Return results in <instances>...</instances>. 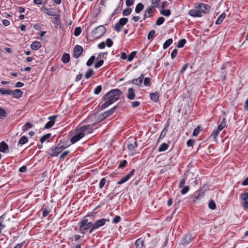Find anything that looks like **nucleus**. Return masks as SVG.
Masks as SVG:
<instances>
[{"label": "nucleus", "instance_id": "nucleus-1", "mask_svg": "<svg viewBox=\"0 0 248 248\" xmlns=\"http://www.w3.org/2000/svg\"><path fill=\"white\" fill-rule=\"evenodd\" d=\"M122 93V91L117 89L108 92L103 97V99L106 101L101 106V109H104L116 102L119 99Z\"/></svg>", "mask_w": 248, "mask_h": 248}, {"label": "nucleus", "instance_id": "nucleus-34", "mask_svg": "<svg viewBox=\"0 0 248 248\" xmlns=\"http://www.w3.org/2000/svg\"><path fill=\"white\" fill-rule=\"evenodd\" d=\"M226 126V121H225V118H223L222 121L220 123V124L217 126V129H218L219 131L222 130Z\"/></svg>", "mask_w": 248, "mask_h": 248}, {"label": "nucleus", "instance_id": "nucleus-17", "mask_svg": "<svg viewBox=\"0 0 248 248\" xmlns=\"http://www.w3.org/2000/svg\"><path fill=\"white\" fill-rule=\"evenodd\" d=\"M153 11L154 8H153V7L151 6L148 7L145 11L143 20H145L146 17H151L153 16Z\"/></svg>", "mask_w": 248, "mask_h": 248}, {"label": "nucleus", "instance_id": "nucleus-46", "mask_svg": "<svg viewBox=\"0 0 248 248\" xmlns=\"http://www.w3.org/2000/svg\"><path fill=\"white\" fill-rule=\"evenodd\" d=\"M208 206L211 209L214 210L216 208V203L214 201L211 200L209 202Z\"/></svg>", "mask_w": 248, "mask_h": 248}, {"label": "nucleus", "instance_id": "nucleus-24", "mask_svg": "<svg viewBox=\"0 0 248 248\" xmlns=\"http://www.w3.org/2000/svg\"><path fill=\"white\" fill-rule=\"evenodd\" d=\"M116 108V107H114L113 108H112L111 109L105 111L103 114L102 115V116H104V118H106V117H108L109 116H110L111 115H112L114 111L115 110Z\"/></svg>", "mask_w": 248, "mask_h": 248}, {"label": "nucleus", "instance_id": "nucleus-49", "mask_svg": "<svg viewBox=\"0 0 248 248\" xmlns=\"http://www.w3.org/2000/svg\"><path fill=\"white\" fill-rule=\"evenodd\" d=\"M6 112L4 109L0 108V119H3L6 117Z\"/></svg>", "mask_w": 248, "mask_h": 248}, {"label": "nucleus", "instance_id": "nucleus-4", "mask_svg": "<svg viewBox=\"0 0 248 248\" xmlns=\"http://www.w3.org/2000/svg\"><path fill=\"white\" fill-rule=\"evenodd\" d=\"M128 20V18L126 17L120 18L119 22L115 25L114 30L118 32H120L123 27L127 23Z\"/></svg>", "mask_w": 248, "mask_h": 248}, {"label": "nucleus", "instance_id": "nucleus-12", "mask_svg": "<svg viewBox=\"0 0 248 248\" xmlns=\"http://www.w3.org/2000/svg\"><path fill=\"white\" fill-rule=\"evenodd\" d=\"M198 11L199 10L197 9V6L195 5L194 9H191L188 11V14L193 17H201V14Z\"/></svg>", "mask_w": 248, "mask_h": 248}, {"label": "nucleus", "instance_id": "nucleus-8", "mask_svg": "<svg viewBox=\"0 0 248 248\" xmlns=\"http://www.w3.org/2000/svg\"><path fill=\"white\" fill-rule=\"evenodd\" d=\"M138 147L136 139L135 138L131 139L128 141L127 148L129 151H133Z\"/></svg>", "mask_w": 248, "mask_h": 248}, {"label": "nucleus", "instance_id": "nucleus-42", "mask_svg": "<svg viewBox=\"0 0 248 248\" xmlns=\"http://www.w3.org/2000/svg\"><path fill=\"white\" fill-rule=\"evenodd\" d=\"M136 52L135 51L132 52L128 57H127V61L131 62L133 61L134 58L136 56Z\"/></svg>", "mask_w": 248, "mask_h": 248}, {"label": "nucleus", "instance_id": "nucleus-43", "mask_svg": "<svg viewBox=\"0 0 248 248\" xmlns=\"http://www.w3.org/2000/svg\"><path fill=\"white\" fill-rule=\"evenodd\" d=\"M81 28L80 27H76L74 31V35L78 36L81 32Z\"/></svg>", "mask_w": 248, "mask_h": 248}, {"label": "nucleus", "instance_id": "nucleus-45", "mask_svg": "<svg viewBox=\"0 0 248 248\" xmlns=\"http://www.w3.org/2000/svg\"><path fill=\"white\" fill-rule=\"evenodd\" d=\"M155 30H152L148 33L147 38L149 40H153L154 37H155Z\"/></svg>", "mask_w": 248, "mask_h": 248}, {"label": "nucleus", "instance_id": "nucleus-58", "mask_svg": "<svg viewBox=\"0 0 248 248\" xmlns=\"http://www.w3.org/2000/svg\"><path fill=\"white\" fill-rule=\"evenodd\" d=\"M113 41L109 38H108L106 40V46L108 47H111L113 45Z\"/></svg>", "mask_w": 248, "mask_h": 248}, {"label": "nucleus", "instance_id": "nucleus-16", "mask_svg": "<svg viewBox=\"0 0 248 248\" xmlns=\"http://www.w3.org/2000/svg\"><path fill=\"white\" fill-rule=\"evenodd\" d=\"M143 79H144V75L142 74L138 78L133 79L131 81V83L133 84H135V85H136L138 86H140L141 85L142 83L143 82Z\"/></svg>", "mask_w": 248, "mask_h": 248}, {"label": "nucleus", "instance_id": "nucleus-54", "mask_svg": "<svg viewBox=\"0 0 248 248\" xmlns=\"http://www.w3.org/2000/svg\"><path fill=\"white\" fill-rule=\"evenodd\" d=\"M220 131H219L218 129H216L214 130L212 134V136L213 137L214 139H216L217 137L218 136Z\"/></svg>", "mask_w": 248, "mask_h": 248}, {"label": "nucleus", "instance_id": "nucleus-25", "mask_svg": "<svg viewBox=\"0 0 248 248\" xmlns=\"http://www.w3.org/2000/svg\"><path fill=\"white\" fill-rule=\"evenodd\" d=\"M45 13L46 15L51 16H56L57 14L54 9L47 8L45 9Z\"/></svg>", "mask_w": 248, "mask_h": 248}, {"label": "nucleus", "instance_id": "nucleus-19", "mask_svg": "<svg viewBox=\"0 0 248 248\" xmlns=\"http://www.w3.org/2000/svg\"><path fill=\"white\" fill-rule=\"evenodd\" d=\"M144 244V240L141 238H140L136 241L135 245L136 248H145Z\"/></svg>", "mask_w": 248, "mask_h": 248}, {"label": "nucleus", "instance_id": "nucleus-55", "mask_svg": "<svg viewBox=\"0 0 248 248\" xmlns=\"http://www.w3.org/2000/svg\"><path fill=\"white\" fill-rule=\"evenodd\" d=\"M189 190V187L188 186H185L182 188L181 190V193L182 194H186Z\"/></svg>", "mask_w": 248, "mask_h": 248}, {"label": "nucleus", "instance_id": "nucleus-26", "mask_svg": "<svg viewBox=\"0 0 248 248\" xmlns=\"http://www.w3.org/2000/svg\"><path fill=\"white\" fill-rule=\"evenodd\" d=\"M169 147V144L166 143H162L158 148V151L159 152H164L168 149Z\"/></svg>", "mask_w": 248, "mask_h": 248}, {"label": "nucleus", "instance_id": "nucleus-11", "mask_svg": "<svg viewBox=\"0 0 248 248\" xmlns=\"http://www.w3.org/2000/svg\"><path fill=\"white\" fill-rule=\"evenodd\" d=\"M84 136V133H83L81 130L74 136L71 139V142L72 143H75L76 142L79 140Z\"/></svg>", "mask_w": 248, "mask_h": 248}, {"label": "nucleus", "instance_id": "nucleus-64", "mask_svg": "<svg viewBox=\"0 0 248 248\" xmlns=\"http://www.w3.org/2000/svg\"><path fill=\"white\" fill-rule=\"evenodd\" d=\"M241 205L245 209H248V201H244L241 202Z\"/></svg>", "mask_w": 248, "mask_h": 248}, {"label": "nucleus", "instance_id": "nucleus-9", "mask_svg": "<svg viewBox=\"0 0 248 248\" xmlns=\"http://www.w3.org/2000/svg\"><path fill=\"white\" fill-rule=\"evenodd\" d=\"M193 239L192 235L190 233L186 234L182 238L181 244L186 246Z\"/></svg>", "mask_w": 248, "mask_h": 248}, {"label": "nucleus", "instance_id": "nucleus-10", "mask_svg": "<svg viewBox=\"0 0 248 248\" xmlns=\"http://www.w3.org/2000/svg\"><path fill=\"white\" fill-rule=\"evenodd\" d=\"M197 6V9L199 10V12L202 16V14H205L206 11L209 8V6L203 3H198L196 4Z\"/></svg>", "mask_w": 248, "mask_h": 248}, {"label": "nucleus", "instance_id": "nucleus-3", "mask_svg": "<svg viewBox=\"0 0 248 248\" xmlns=\"http://www.w3.org/2000/svg\"><path fill=\"white\" fill-rule=\"evenodd\" d=\"M106 32L105 27L103 25H100L94 29L92 32V35L93 38L97 39L102 36Z\"/></svg>", "mask_w": 248, "mask_h": 248}, {"label": "nucleus", "instance_id": "nucleus-39", "mask_svg": "<svg viewBox=\"0 0 248 248\" xmlns=\"http://www.w3.org/2000/svg\"><path fill=\"white\" fill-rule=\"evenodd\" d=\"M95 59V56H92L90 58V59L88 60L87 62H86L87 66H91L93 64Z\"/></svg>", "mask_w": 248, "mask_h": 248}, {"label": "nucleus", "instance_id": "nucleus-33", "mask_svg": "<svg viewBox=\"0 0 248 248\" xmlns=\"http://www.w3.org/2000/svg\"><path fill=\"white\" fill-rule=\"evenodd\" d=\"M186 41L185 39H182L180 40L177 43V47L178 48L183 47L186 43Z\"/></svg>", "mask_w": 248, "mask_h": 248}, {"label": "nucleus", "instance_id": "nucleus-57", "mask_svg": "<svg viewBox=\"0 0 248 248\" xmlns=\"http://www.w3.org/2000/svg\"><path fill=\"white\" fill-rule=\"evenodd\" d=\"M69 153V151H65L63 152L60 156V159H64Z\"/></svg>", "mask_w": 248, "mask_h": 248}, {"label": "nucleus", "instance_id": "nucleus-27", "mask_svg": "<svg viewBox=\"0 0 248 248\" xmlns=\"http://www.w3.org/2000/svg\"><path fill=\"white\" fill-rule=\"evenodd\" d=\"M62 61L64 63H68L70 61V55L67 53H64L62 56Z\"/></svg>", "mask_w": 248, "mask_h": 248}, {"label": "nucleus", "instance_id": "nucleus-38", "mask_svg": "<svg viewBox=\"0 0 248 248\" xmlns=\"http://www.w3.org/2000/svg\"><path fill=\"white\" fill-rule=\"evenodd\" d=\"M160 14L164 16H169L170 14V10L169 9L162 10L160 11Z\"/></svg>", "mask_w": 248, "mask_h": 248}, {"label": "nucleus", "instance_id": "nucleus-22", "mask_svg": "<svg viewBox=\"0 0 248 248\" xmlns=\"http://www.w3.org/2000/svg\"><path fill=\"white\" fill-rule=\"evenodd\" d=\"M159 96L160 94L158 92L151 93L150 94L151 99L155 102H157L158 101Z\"/></svg>", "mask_w": 248, "mask_h": 248}, {"label": "nucleus", "instance_id": "nucleus-30", "mask_svg": "<svg viewBox=\"0 0 248 248\" xmlns=\"http://www.w3.org/2000/svg\"><path fill=\"white\" fill-rule=\"evenodd\" d=\"M173 42V40L171 38H170L167 40L163 45V47L164 49L167 48Z\"/></svg>", "mask_w": 248, "mask_h": 248}, {"label": "nucleus", "instance_id": "nucleus-61", "mask_svg": "<svg viewBox=\"0 0 248 248\" xmlns=\"http://www.w3.org/2000/svg\"><path fill=\"white\" fill-rule=\"evenodd\" d=\"M127 164V161L126 160H123L121 162L120 164L119 165V168H123L124 167L126 164Z\"/></svg>", "mask_w": 248, "mask_h": 248}, {"label": "nucleus", "instance_id": "nucleus-13", "mask_svg": "<svg viewBox=\"0 0 248 248\" xmlns=\"http://www.w3.org/2000/svg\"><path fill=\"white\" fill-rule=\"evenodd\" d=\"M22 94L23 92L19 89L10 90V95H12L15 98H18L22 96Z\"/></svg>", "mask_w": 248, "mask_h": 248}, {"label": "nucleus", "instance_id": "nucleus-5", "mask_svg": "<svg viewBox=\"0 0 248 248\" xmlns=\"http://www.w3.org/2000/svg\"><path fill=\"white\" fill-rule=\"evenodd\" d=\"M64 149V148L62 145L60 146L59 145L56 147H52L50 149L51 152L49 153V155L51 157L57 156Z\"/></svg>", "mask_w": 248, "mask_h": 248}, {"label": "nucleus", "instance_id": "nucleus-56", "mask_svg": "<svg viewBox=\"0 0 248 248\" xmlns=\"http://www.w3.org/2000/svg\"><path fill=\"white\" fill-rule=\"evenodd\" d=\"M81 238V236L79 234H75L73 236L72 238V241H74L75 242L78 241L79 239Z\"/></svg>", "mask_w": 248, "mask_h": 248}, {"label": "nucleus", "instance_id": "nucleus-29", "mask_svg": "<svg viewBox=\"0 0 248 248\" xmlns=\"http://www.w3.org/2000/svg\"><path fill=\"white\" fill-rule=\"evenodd\" d=\"M226 16V14L225 13H222L217 18L216 22V24L217 25H219L222 22V21L223 20V19L225 18Z\"/></svg>", "mask_w": 248, "mask_h": 248}, {"label": "nucleus", "instance_id": "nucleus-41", "mask_svg": "<svg viewBox=\"0 0 248 248\" xmlns=\"http://www.w3.org/2000/svg\"><path fill=\"white\" fill-rule=\"evenodd\" d=\"M240 198L243 202L247 201L248 200V192L240 194Z\"/></svg>", "mask_w": 248, "mask_h": 248}, {"label": "nucleus", "instance_id": "nucleus-15", "mask_svg": "<svg viewBox=\"0 0 248 248\" xmlns=\"http://www.w3.org/2000/svg\"><path fill=\"white\" fill-rule=\"evenodd\" d=\"M57 117L56 115H53L52 116L49 117L48 119L50 120L49 122H48L45 126V128L48 129L51 128L55 124L54 120Z\"/></svg>", "mask_w": 248, "mask_h": 248}, {"label": "nucleus", "instance_id": "nucleus-47", "mask_svg": "<svg viewBox=\"0 0 248 248\" xmlns=\"http://www.w3.org/2000/svg\"><path fill=\"white\" fill-rule=\"evenodd\" d=\"M104 62V60H101L95 63L94 67L96 69H97L100 67L103 64Z\"/></svg>", "mask_w": 248, "mask_h": 248}, {"label": "nucleus", "instance_id": "nucleus-48", "mask_svg": "<svg viewBox=\"0 0 248 248\" xmlns=\"http://www.w3.org/2000/svg\"><path fill=\"white\" fill-rule=\"evenodd\" d=\"M3 216L0 217V233H1L2 230L5 227V225L3 223Z\"/></svg>", "mask_w": 248, "mask_h": 248}, {"label": "nucleus", "instance_id": "nucleus-31", "mask_svg": "<svg viewBox=\"0 0 248 248\" xmlns=\"http://www.w3.org/2000/svg\"><path fill=\"white\" fill-rule=\"evenodd\" d=\"M28 141L27 138L25 136H22L19 140L18 141V144H20L21 145L26 143Z\"/></svg>", "mask_w": 248, "mask_h": 248}, {"label": "nucleus", "instance_id": "nucleus-7", "mask_svg": "<svg viewBox=\"0 0 248 248\" xmlns=\"http://www.w3.org/2000/svg\"><path fill=\"white\" fill-rule=\"evenodd\" d=\"M83 52V48L79 45H76L74 48L73 57L78 58Z\"/></svg>", "mask_w": 248, "mask_h": 248}, {"label": "nucleus", "instance_id": "nucleus-21", "mask_svg": "<svg viewBox=\"0 0 248 248\" xmlns=\"http://www.w3.org/2000/svg\"><path fill=\"white\" fill-rule=\"evenodd\" d=\"M80 130L83 132L91 133L93 132V129L90 125H86L80 127Z\"/></svg>", "mask_w": 248, "mask_h": 248}, {"label": "nucleus", "instance_id": "nucleus-6", "mask_svg": "<svg viewBox=\"0 0 248 248\" xmlns=\"http://www.w3.org/2000/svg\"><path fill=\"white\" fill-rule=\"evenodd\" d=\"M135 171V170L134 169L132 170L128 174L122 177L120 180V181L117 182V184L122 185V184L127 181L131 177L134 175Z\"/></svg>", "mask_w": 248, "mask_h": 248}, {"label": "nucleus", "instance_id": "nucleus-36", "mask_svg": "<svg viewBox=\"0 0 248 248\" xmlns=\"http://www.w3.org/2000/svg\"><path fill=\"white\" fill-rule=\"evenodd\" d=\"M51 136V134L50 133H47L44 136H43L40 140V142L41 143H43L48 138H49Z\"/></svg>", "mask_w": 248, "mask_h": 248}, {"label": "nucleus", "instance_id": "nucleus-62", "mask_svg": "<svg viewBox=\"0 0 248 248\" xmlns=\"http://www.w3.org/2000/svg\"><path fill=\"white\" fill-rule=\"evenodd\" d=\"M188 63H186L181 68V69L180 70V74H183L185 71V70H186V69L188 67Z\"/></svg>", "mask_w": 248, "mask_h": 248}, {"label": "nucleus", "instance_id": "nucleus-44", "mask_svg": "<svg viewBox=\"0 0 248 248\" xmlns=\"http://www.w3.org/2000/svg\"><path fill=\"white\" fill-rule=\"evenodd\" d=\"M165 20L163 17H159L156 21V25L158 26L162 25L164 22Z\"/></svg>", "mask_w": 248, "mask_h": 248}, {"label": "nucleus", "instance_id": "nucleus-51", "mask_svg": "<svg viewBox=\"0 0 248 248\" xmlns=\"http://www.w3.org/2000/svg\"><path fill=\"white\" fill-rule=\"evenodd\" d=\"M143 83L145 86H150L151 85V79L149 78H144Z\"/></svg>", "mask_w": 248, "mask_h": 248}, {"label": "nucleus", "instance_id": "nucleus-40", "mask_svg": "<svg viewBox=\"0 0 248 248\" xmlns=\"http://www.w3.org/2000/svg\"><path fill=\"white\" fill-rule=\"evenodd\" d=\"M160 0H152V6L151 7H153V8L158 7Z\"/></svg>", "mask_w": 248, "mask_h": 248}, {"label": "nucleus", "instance_id": "nucleus-18", "mask_svg": "<svg viewBox=\"0 0 248 248\" xmlns=\"http://www.w3.org/2000/svg\"><path fill=\"white\" fill-rule=\"evenodd\" d=\"M8 145L4 141H2L0 143V152L6 153L8 152Z\"/></svg>", "mask_w": 248, "mask_h": 248}, {"label": "nucleus", "instance_id": "nucleus-2", "mask_svg": "<svg viewBox=\"0 0 248 248\" xmlns=\"http://www.w3.org/2000/svg\"><path fill=\"white\" fill-rule=\"evenodd\" d=\"M78 225L79 227L78 232L82 234H85L86 231L93 226V223L89 221L87 217H84L82 220L78 223Z\"/></svg>", "mask_w": 248, "mask_h": 248}, {"label": "nucleus", "instance_id": "nucleus-35", "mask_svg": "<svg viewBox=\"0 0 248 248\" xmlns=\"http://www.w3.org/2000/svg\"><path fill=\"white\" fill-rule=\"evenodd\" d=\"M93 74H94L93 70L92 69H89L85 74V78L87 79L90 78L93 76Z\"/></svg>", "mask_w": 248, "mask_h": 248}, {"label": "nucleus", "instance_id": "nucleus-52", "mask_svg": "<svg viewBox=\"0 0 248 248\" xmlns=\"http://www.w3.org/2000/svg\"><path fill=\"white\" fill-rule=\"evenodd\" d=\"M102 87L101 85L97 86L94 90V93L95 94H98L102 91Z\"/></svg>", "mask_w": 248, "mask_h": 248}, {"label": "nucleus", "instance_id": "nucleus-53", "mask_svg": "<svg viewBox=\"0 0 248 248\" xmlns=\"http://www.w3.org/2000/svg\"><path fill=\"white\" fill-rule=\"evenodd\" d=\"M106 182V178H103L100 181L99 187L100 189L102 188Z\"/></svg>", "mask_w": 248, "mask_h": 248}, {"label": "nucleus", "instance_id": "nucleus-59", "mask_svg": "<svg viewBox=\"0 0 248 248\" xmlns=\"http://www.w3.org/2000/svg\"><path fill=\"white\" fill-rule=\"evenodd\" d=\"M121 219V218L119 216H116L113 219L112 222L115 224L119 223Z\"/></svg>", "mask_w": 248, "mask_h": 248}, {"label": "nucleus", "instance_id": "nucleus-60", "mask_svg": "<svg viewBox=\"0 0 248 248\" xmlns=\"http://www.w3.org/2000/svg\"><path fill=\"white\" fill-rule=\"evenodd\" d=\"M178 50L176 48L173 49L170 55L171 59H173L176 56Z\"/></svg>", "mask_w": 248, "mask_h": 248}, {"label": "nucleus", "instance_id": "nucleus-50", "mask_svg": "<svg viewBox=\"0 0 248 248\" xmlns=\"http://www.w3.org/2000/svg\"><path fill=\"white\" fill-rule=\"evenodd\" d=\"M10 90H6L4 89H0V94L2 95H10Z\"/></svg>", "mask_w": 248, "mask_h": 248}, {"label": "nucleus", "instance_id": "nucleus-63", "mask_svg": "<svg viewBox=\"0 0 248 248\" xmlns=\"http://www.w3.org/2000/svg\"><path fill=\"white\" fill-rule=\"evenodd\" d=\"M140 103L139 101H135L132 103L131 106L133 108H136L138 107L140 105Z\"/></svg>", "mask_w": 248, "mask_h": 248}, {"label": "nucleus", "instance_id": "nucleus-28", "mask_svg": "<svg viewBox=\"0 0 248 248\" xmlns=\"http://www.w3.org/2000/svg\"><path fill=\"white\" fill-rule=\"evenodd\" d=\"M144 8V5L141 3H139L136 6L135 8V12L136 13H140Z\"/></svg>", "mask_w": 248, "mask_h": 248}, {"label": "nucleus", "instance_id": "nucleus-23", "mask_svg": "<svg viewBox=\"0 0 248 248\" xmlns=\"http://www.w3.org/2000/svg\"><path fill=\"white\" fill-rule=\"evenodd\" d=\"M41 46V44L39 41H34L31 45L32 49L37 50Z\"/></svg>", "mask_w": 248, "mask_h": 248}, {"label": "nucleus", "instance_id": "nucleus-37", "mask_svg": "<svg viewBox=\"0 0 248 248\" xmlns=\"http://www.w3.org/2000/svg\"><path fill=\"white\" fill-rule=\"evenodd\" d=\"M132 11V10L131 8H126L123 11V15L124 16H127L131 14Z\"/></svg>", "mask_w": 248, "mask_h": 248}, {"label": "nucleus", "instance_id": "nucleus-32", "mask_svg": "<svg viewBox=\"0 0 248 248\" xmlns=\"http://www.w3.org/2000/svg\"><path fill=\"white\" fill-rule=\"evenodd\" d=\"M33 124L27 122L23 126H22V130L23 131H27L29 128H31L32 127Z\"/></svg>", "mask_w": 248, "mask_h": 248}, {"label": "nucleus", "instance_id": "nucleus-20", "mask_svg": "<svg viewBox=\"0 0 248 248\" xmlns=\"http://www.w3.org/2000/svg\"><path fill=\"white\" fill-rule=\"evenodd\" d=\"M126 97L129 100H133L135 97V93L133 88H130L128 89Z\"/></svg>", "mask_w": 248, "mask_h": 248}, {"label": "nucleus", "instance_id": "nucleus-14", "mask_svg": "<svg viewBox=\"0 0 248 248\" xmlns=\"http://www.w3.org/2000/svg\"><path fill=\"white\" fill-rule=\"evenodd\" d=\"M107 221H109V219H106L105 218H102L96 220L94 223H93L95 228L97 229L99 227H101L104 225Z\"/></svg>", "mask_w": 248, "mask_h": 248}]
</instances>
